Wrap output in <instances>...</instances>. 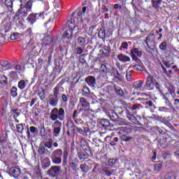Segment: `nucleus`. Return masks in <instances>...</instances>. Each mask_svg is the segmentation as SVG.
I'll list each match as a JSON object with an SVG mask.
<instances>
[{
	"instance_id": "nucleus-1",
	"label": "nucleus",
	"mask_w": 179,
	"mask_h": 179,
	"mask_svg": "<svg viewBox=\"0 0 179 179\" xmlns=\"http://www.w3.org/2000/svg\"><path fill=\"white\" fill-rule=\"evenodd\" d=\"M152 82H153V77H152L150 74H148V77L146 78L145 83L144 86H143V83H144L143 80L135 81L133 83V86L134 89H136V90H140L141 92H146V90H153V87H152Z\"/></svg>"
},
{
	"instance_id": "nucleus-2",
	"label": "nucleus",
	"mask_w": 179,
	"mask_h": 179,
	"mask_svg": "<svg viewBox=\"0 0 179 179\" xmlns=\"http://www.w3.org/2000/svg\"><path fill=\"white\" fill-rule=\"evenodd\" d=\"M49 117L55 122V121H64L65 120V110L64 108H54L51 110Z\"/></svg>"
},
{
	"instance_id": "nucleus-3",
	"label": "nucleus",
	"mask_w": 179,
	"mask_h": 179,
	"mask_svg": "<svg viewBox=\"0 0 179 179\" xmlns=\"http://www.w3.org/2000/svg\"><path fill=\"white\" fill-rule=\"evenodd\" d=\"M55 45L54 39L50 36H47L43 39L42 50H48L50 55L54 52Z\"/></svg>"
},
{
	"instance_id": "nucleus-4",
	"label": "nucleus",
	"mask_w": 179,
	"mask_h": 179,
	"mask_svg": "<svg viewBox=\"0 0 179 179\" xmlns=\"http://www.w3.org/2000/svg\"><path fill=\"white\" fill-rule=\"evenodd\" d=\"M63 155L62 150L57 149L55 150L50 156V159L53 164H61L62 163V157H61Z\"/></svg>"
},
{
	"instance_id": "nucleus-5",
	"label": "nucleus",
	"mask_w": 179,
	"mask_h": 179,
	"mask_svg": "<svg viewBox=\"0 0 179 179\" xmlns=\"http://www.w3.org/2000/svg\"><path fill=\"white\" fill-rule=\"evenodd\" d=\"M67 26L66 31L64 33V37L66 38H72V33L73 30H76V27L75 24H73V20H69L67 22Z\"/></svg>"
},
{
	"instance_id": "nucleus-6",
	"label": "nucleus",
	"mask_w": 179,
	"mask_h": 179,
	"mask_svg": "<svg viewBox=\"0 0 179 179\" xmlns=\"http://www.w3.org/2000/svg\"><path fill=\"white\" fill-rule=\"evenodd\" d=\"M61 174V166H52L48 171V175L52 178H55Z\"/></svg>"
},
{
	"instance_id": "nucleus-7",
	"label": "nucleus",
	"mask_w": 179,
	"mask_h": 179,
	"mask_svg": "<svg viewBox=\"0 0 179 179\" xmlns=\"http://www.w3.org/2000/svg\"><path fill=\"white\" fill-rule=\"evenodd\" d=\"M80 108L79 112L80 111H89L90 110V103L86 99V98L81 97L78 103Z\"/></svg>"
},
{
	"instance_id": "nucleus-8",
	"label": "nucleus",
	"mask_w": 179,
	"mask_h": 179,
	"mask_svg": "<svg viewBox=\"0 0 179 179\" xmlns=\"http://www.w3.org/2000/svg\"><path fill=\"white\" fill-rule=\"evenodd\" d=\"M62 127V122H61L59 120L54 122L52 124V128H53V136H55V138H58V136H59Z\"/></svg>"
},
{
	"instance_id": "nucleus-9",
	"label": "nucleus",
	"mask_w": 179,
	"mask_h": 179,
	"mask_svg": "<svg viewBox=\"0 0 179 179\" xmlns=\"http://www.w3.org/2000/svg\"><path fill=\"white\" fill-rule=\"evenodd\" d=\"M129 55L131 57L133 61L138 62L139 60L138 57H141L142 55V51L138 50V48H133L131 50Z\"/></svg>"
},
{
	"instance_id": "nucleus-10",
	"label": "nucleus",
	"mask_w": 179,
	"mask_h": 179,
	"mask_svg": "<svg viewBox=\"0 0 179 179\" xmlns=\"http://www.w3.org/2000/svg\"><path fill=\"white\" fill-rule=\"evenodd\" d=\"M99 171L103 176H106V177H111L114 171L107 166H104L103 168H101V169H99Z\"/></svg>"
},
{
	"instance_id": "nucleus-11",
	"label": "nucleus",
	"mask_w": 179,
	"mask_h": 179,
	"mask_svg": "<svg viewBox=\"0 0 179 179\" xmlns=\"http://www.w3.org/2000/svg\"><path fill=\"white\" fill-rule=\"evenodd\" d=\"M155 38H156L155 34H151L146 37L145 43L147 44V47H148V48H150V44H155Z\"/></svg>"
},
{
	"instance_id": "nucleus-12",
	"label": "nucleus",
	"mask_w": 179,
	"mask_h": 179,
	"mask_svg": "<svg viewBox=\"0 0 179 179\" xmlns=\"http://www.w3.org/2000/svg\"><path fill=\"white\" fill-rule=\"evenodd\" d=\"M29 12H30L27 8L24 7H21L17 13V15L19 16V17H26L29 15Z\"/></svg>"
},
{
	"instance_id": "nucleus-13",
	"label": "nucleus",
	"mask_w": 179,
	"mask_h": 179,
	"mask_svg": "<svg viewBox=\"0 0 179 179\" xmlns=\"http://www.w3.org/2000/svg\"><path fill=\"white\" fill-rule=\"evenodd\" d=\"M85 82L90 87H94L96 86V78L92 76L87 77Z\"/></svg>"
},
{
	"instance_id": "nucleus-14",
	"label": "nucleus",
	"mask_w": 179,
	"mask_h": 179,
	"mask_svg": "<svg viewBox=\"0 0 179 179\" xmlns=\"http://www.w3.org/2000/svg\"><path fill=\"white\" fill-rule=\"evenodd\" d=\"M27 23H29V24H34V23H36V22H37V16L36 15V13H31L28 15L27 18Z\"/></svg>"
},
{
	"instance_id": "nucleus-15",
	"label": "nucleus",
	"mask_w": 179,
	"mask_h": 179,
	"mask_svg": "<svg viewBox=\"0 0 179 179\" xmlns=\"http://www.w3.org/2000/svg\"><path fill=\"white\" fill-rule=\"evenodd\" d=\"M107 115L109 118H110L111 121H117L119 116L113 110H110Z\"/></svg>"
},
{
	"instance_id": "nucleus-16",
	"label": "nucleus",
	"mask_w": 179,
	"mask_h": 179,
	"mask_svg": "<svg viewBox=\"0 0 179 179\" xmlns=\"http://www.w3.org/2000/svg\"><path fill=\"white\" fill-rule=\"evenodd\" d=\"M49 104L52 106V107H57L58 106V101H59V99L57 98H55L52 95H50L49 96Z\"/></svg>"
},
{
	"instance_id": "nucleus-17",
	"label": "nucleus",
	"mask_w": 179,
	"mask_h": 179,
	"mask_svg": "<svg viewBox=\"0 0 179 179\" xmlns=\"http://www.w3.org/2000/svg\"><path fill=\"white\" fill-rule=\"evenodd\" d=\"M38 153L41 156H43V155H50L51 152H49L48 149L43 145L39 146Z\"/></svg>"
},
{
	"instance_id": "nucleus-18",
	"label": "nucleus",
	"mask_w": 179,
	"mask_h": 179,
	"mask_svg": "<svg viewBox=\"0 0 179 179\" xmlns=\"http://www.w3.org/2000/svg\"><path fill=\"white\" fill-rule=\"evenodd\" d=\"M10 174L13 177H19L20 176V169L16 166H13L10 169Z\"/></svg>"
},
{
	"instance_id": "nucleus-19",
	"label": "nucleus",
	"mask_w": 179,
	"mask_h": 179,
	"mask_svg": "<svg viewBox=\"0 0 179 179\" xmlns=\"http://www.w3.org/2000/svg\"><path fill=\"white\" fill-rule=\"evenodd\" d=\"M4 3L10 13H13V1L5 0Z\"/></svg>"
},
{
	"instance_id": "nucleus-20",
	"label": "nucleus",
	"mask_w": 179,
	"mask_h": 179,
	"mask_svg": "<svg viewBox=\"0 0 179 179\" xmlns=\"http://www.w3.org/2000/svg\"><path fill=\"white\" fill-rule=\"evenodd\" d=\"M29 80H21L18 82L17 87L20 90H24V89H26V86H27Z\"/></svg>"
},
{
	"instance_id": "nucleus-21",
	"label": "nucleus",
	"mask_w": 179,
	"mask_h": 179,
	"mask_svg": "<svg viewBox=\"0 0 179 179\" xmlns=\"http://www.w3.org/2000/svg\"><path fill=\"white\" fill-rule=\"evenodd\" d=\"M52 96H53V97H55L56 99H58L59 100V99H61V92L59 91V86H56L54 89H53V94H51Z\"/></svg>"
},
{
	"instance_id": "nucleus-22",
	"label": "nucleus",
	"mask_w": 179,
	"mask_h": 179,
	"mask_svg": "<svg viewBox=\"0 0 179 179\" xmlns=\"http://www.w3.org/2000/svg\"><path fill=\"white\" fill-rule=\"evenodd\" d=\"M152 6L155 9H162V3L163 0H152Z\"/></svg>"
},
{
	"instance_id": "nucleus-23",
	"label": "nucleus",
	"mask_w": 179,
	"mask_h": 179,
	"mask_svg": "<svg viewBox=\"0 0 179 179\" xmlns=\"http://www.w3.org/2000/svg\"><path fill=\"white\" fill-rule=\"evenodd\" d=\"M117 59L119 61H121L122 62H131V58L125 55H119L117 56Z\"/></svg>"
},
{
	"instance_id": "nucleus-24",
	"label": "nucleus",
	"mask_w": 179,
	"mask_h": 179,
	"mask_svg": "<svg viewBox=\"0 0 179 179\" xmlns=\"http://www.w3.org/2000/svg\"><path fill=\"white\" fill-rule=\"evenodd\" d=\"M51 166V161H50V158L45 157L42 160V167L43 169H47Z\"/></svg>"
},
{
	"instance_id": "nucleus-25",
	"label": "nucleus",
	"mask_w": 179,
	"mask_h": 179,
	"mask_svg": "<svg viewBox=\"0 0 179 179\" xmlns=\"http://www.w3.org/2000/svg\"><path fill=\"white\" fill-rule=\"evenodd\" d=\"M115 92L117 93L118 96L120 97H124V91L122 90V88L118 85H114Z\"/></svg>"
},
{
	"instance_id": "nucleus-26",
	"label": "nucleus",
	"mask_w": 179,
	"mask_h": 179,
	"mask_svg": "<svg viewBox=\"0 0 179 179\" xmlns=\"http://www.w3.org/2000/svg\"><path fill=\"white\" fill-rule=\"evenodd\" d=\"M82 96H83V97H89L90 96V89H89L87 86L83 87Z\"/></svg>"
},
{
	"instance_id": "nucleus-27",
	"label": "nucleus",
	"mask_w": 179,
	"mask_h": 179,
	"mask_svg": "<svg viewBox=\"0 0 179 179\" xmlns=\"http://www.w3.org/2000/svg\"><path fill=\"white\" fill-rule=\"evenodd\" d=\"M36 20H44L45 19V16H47V14H45V12H40L38 13H36Z\"/></svg>"
},
{
	"instance_id": "nucleus-28",
	"label": "nucleus",
	"mask_w": 179,
	"mask_h": 179,
	"mask_svg": "<svg viewBox=\"0 0 179 179\" xmlns=\"http://www.w3.org/2000/svg\"><path fill=\"white\" fill-rule=\"evenodd\" d=\"M98 36L99 37V38L104 40V38H106V29L100 28L98 33Z\"/></svg>"
},
{
	"instance_id": "nucleus-29",
	"label": "nucleus",
	"mask_w": 179,
	"mask_h": 179,
	"mask_svg": "<svg viewBox=\"0 0 179 179\" xmlns=\"http://www.w3.org/2000/svg\"><path fill=\"white\" fill-rule=\"evenodd\" d=\"M152 85H154L155 86L157 90H158V92H159V93H162V92H163L162 90V85H160V84H159V83H157V81H156V80H155V78L153 77H152Z\"/></svg>"
},
{
	"instance_id": "nucleus-30",
	"label": "nucleus",
	"mask_w": 179,
	"mask_h": 179,
	"mask_svg": "<svg viewBox=\"0 0 179 179\" xmlns=\"http://www.w3.org/2000/svg\"><path fill=\"white\" fill-rule=\"evenodd\" d=\"M159 49L162 51H169V45H167V42L163 41L159 45Z\"/></svg>"
},
{
	"instance_id": "nucleus-31",
	"label": "nucleus",
	"mask_w": 179,
	"mask_h": 179,
	"mask_svg": "<svg viewBox=\"0 0 179 179\" xmlns=\"http://www.w3.org/2000/svg\"><path fill=\"white\" fill-rule=\"evenodd\" d=\"M33 6V1L29 0L27 2L26 5L23 8H26L27 10L31 12V8Z\"/></svg>"
},
{
	"instance_id": "nucleus-32",
	"label": "nucleus",
	"mask_w": 179,
	"mask_h": 179,
	"mask_svg": "<svg viewBox=\"0 0 179 179\" xmlns=\"http://www.w3.org/2000/svg\"><path fill=\"white\" fill-rule=\"evenodd\" d=\"M101 125H102L103 128H107L110 127V121L107 119H102L101 120Z\"/></svg>"
},
{
	"instance_id": "nucleus-33",
	"label": "nucleus",
	"mask_w": 179,
	"mask_h": 179,
	"mask_svg": "<svg viewBox=\"0 0 179 179\" xmlns=\"http://www.w3.org/2000/svg\"><path fill=\"white\" fill-rule=\"evenodd\" d=\"M80 169L83 173H87L89 171V166L86 164H80Z\"/></svg>"
},
{
	"instance_id": "nucleus-34",
	"label": "nucleus",
	"mask_w": 179,
	"mask_h": 179,
	"mask_svg": "<svg viewBox=\"0 0 179 179\" xmlns=\"http://www.w3.org/2000/svg\"><path fill=\"white\" fill-rule=\"evenodd\" d=\"M10 96H12V97L17 96V87H12V88L10 90Z\"/></svg>"
},
{
	"instance_id": "nucleus-35",
	"label": "nucleus",
	"mask_w": 179,
	"mask_h": 179,
	"mask_svg": "<svg viewBox=\"0 0 179 179\" xmlns=\"http://www.w3.org/2000/svg\"><path fill=\"white\" fill-rule=\"evenodd\" d=\"M99 52L102 55H104V57H108V55H110V50H108V49L107 48H103L102 50H100Z\"/></svg>"
},
{
	"instance_id": "nucleus-36",
	"label": "nucleus",
	"mask_w": 179,
	"mask_h": 179,
	"mask_svg": "<svg viewBox=\"0 0 179 179\" xmlns=\"http://www.w3.org/2000/svg\"><path fill=\"white\" fill-rule=\"evenodd\" d=\"M164 179H176V174L173 173H168L164 176Z\"/></svg>"
},
{
	"instance_id": "nucleus-37",
	"label": "nucleus",
	"mask_w": 179,
	"mask_h": 179,
	"mask_svg": "<svg viewBox=\"0 0 179 179\" xmlns=\"http://www.w3.org/2000/svg\"><path fill=\"white\" fill-rule=\"evenodd\" d=\"M44 145L46 149H50L51 150H54V149L52 148V141L45 142L44 143Z\"/></svg>"
},
{
	"instance_id": "nucleus-38",
	"label": "nucleus",
	"mask_w": 179,
	"mask_h": 179,
	"mask_svg": "<svg viewBox=\"0 0 179 179\" xmlns=\"http://www.w3.org/2000/svg\"><path fill=\"white\" fill-rule=\"evenodd\" d=\"M71 167L72 169V170H73V171H76V173H77V171H79V169L78 167V164L75 162H71L70 164Z\"/></svg>"
},
{
	"instance_id": "nucleus-39",
	"label": "nucleus",
	"mask_w": 179,
	"mask_h": 179,
	"mask_svg": "<svg viewBox=\"0 0 179 179\" xmlns=\"http://www.w3.org/2000/svg\"><path fill=\"white\" fill-rule=\"evenodd\" d=\"M78 157L80 160H86V159H89V155L80 153L78 154Z\"/></svg>"
},
{
	"instance_id": "nucleus-40",
	"label": "nucleus",
	"mask_w": 179,
	"mask_h": 179,
	"mask_svg": "<svg viewBox=\"0 0 179 179\" xmlns=\"http://www.w3.org/2000/svg\"><path fill=\"white\" fill-rule=\"evenodd\" d=\"M0 65H1V68H3V69H5V68H6V66H8L9 65V62H8L6 60H1L0 62Z\"/></svg>"
},
{
	"instance_id": "nucleus-41",
	"label": "nucleus",
	"mask_w": 179,
	"mask_h": 179,
	"mask_svg": "<svg viewBox=\"0 0 179 179\" xmlns=\"http://www.w3.org/2000/svg\"><path fill=\"white\" fill-rule=\"evenodd\" d=\"M121 141H123L124 142H129L131 139H132V137H128L125 135H122L120 136Z\"/></svg>"
},
{
	"instance_id": "nucleus-42",
	"label": "nucleus",
	"mask_w": 179,
	"mask_h": 179,
	"mask_svg": "<svg viewBox=\"0 0 179 179\" xmlns=\"http://www.w3.org/2000/svg\"><path fill=\"white\" fill-rule=\"evenodd\" d=\"M78 44L80 45H85V43H86V41L85 40V38H83V37H78Z\"/></svg>"
},
{
	"instance_id": "nucleus-43",
	"label": "nucleus",
	"mask_w": 179,
	"mask_h": 179,
	"mask_svg": "<svg viewBox=\"0 0 179 179\" xmlns=\"http://www.w3.org/2000/svg\"><path fill=\"white\" fill-rule=\"evenodd\" d=\"M100 71L102 73H107V66L106 65H104V64H101Z\"/></svg>"
},
{
	"instance_id": "nucleus-44",
	"label": "nucleus",
	"mask_w": 179,
	"mask_h": 179,
	"mask_svg": "<svg viewBox=\"0 0 179 179\" xmlns=\"http://www.w3.org/2000/svg\"><path fill=\"white\" fill-rule=\"evenodd\" d=\"M86 10H87V7H83V10L82 11H79L78 13V16L80 17V16H83V15H85L86 13Z\"/></svg>"
},
{
	"instance_id": "nucleus-45",
	"label": "nucleus",
	"mask_w": 179,
	"mask_h": 179,
	"mask_svg": "<svg viewBox=\"0 0 179 179\" xmlns=\"http://www.w3.org/2000/svg\"><path fill=\"white\" fill-rule=\"evenodd\" d=\"M133 69L134 71H138V72H140L141 71L143 70V67H142V66H141V65L136 64V65L133 66Z\"/></svg>"
},
{
	"instance_id": "nucleus-46",
	"label": "nucleus",
	"mask_w": 179,
	"mask_h": 179,
	"mask_svg": "<svg viewBox=\"0 0 179 179\" xmlns=\"http://www.w3.org/2000/svg\"><path fill=\"white\" fill-rule=\"evenodd\" d=\"M78 114H79V113H78V110H75L73 111L72 118H73V120H74L76 124H78V120H76V118H77Z\"/></svg>"
},
{
	"instance_id": "nucleus-47",
	"label": "nucleus",
	"mask_w": 179,
	"mask_h": 179,
	"mask_svg": "<svg viewBox=\"0 0 179 179\" xmlns=\"http://www.w3.org/2000/svg\"><path fill=\"white\" fill-rule=\"evenodd\" d=\"M10 40H13V41L17 40V38H19V34L13 33V34L10 35Z\"/></svg>"
},
{
	"instance_id": "nucleus-48",
	"label": "nucleus",
	"mask_w": 179,
	"mask_h": 179,
	"mask_svg": "<svg viewBox=\"0 0 179 179\" xmlns=\"http://www.w3.org/2000/svg\"><path fill=\"white\" fill-rule=\"evenodd\" d=\"M62 100L63 103H68V100H69V96H66V94H63L62 95Z\"/></svg>"
},
{
	"instance_id": "nucleus-49",
	"label": "nucleus",
	"mask_w": 179,
	"mask_h": 179,
	"mask_svg": "<svg viewBox=\"0 0 179 179\" xmlns=\"http://www.w3.org/2000/svg\"><path fill=\"white\" fill-rule=\"evenodd\" d=\"M117 125H120V127H122V125H127V122L124 120H120L116 121Z\"/></svg>"
},
{
	"instance_id": "nucleus-50",
	"label": "nucleus",
	"mask_w": 179,
	"mask_h": 179,
	"mask_svg": "<svg viewBox=\"0 0 179 179\" xmlns=\"http://www.w3.org/2000/svg\"><path fill=\"white\" fill-rule=\"evenodd\" d=\"M82 52H83V49L80 47H77L75 49V54H77L78 55H80V54H82Z\"/></svg>"
},
{
	"instance_id": "nucleus-51",
	"label": "nucleus",
	"mask_w": 179,
	"mask_h": 179,
	"mask_svg": "<svg viewBox=\"0 0 179 179\" xmlns=\"http://www.w3.org/2000/svg\"><path fill=\"white\" fill-rule=\"evenodd\" d=\"M85 57H86V55L83 54L81 55L79 57L80 62L81 64H86V59H85Z\"/></svg>"
},
{
	"instance_id": "nucleus-52",
	"label": "nucleus",
	"mask_w": 179,
	"mask_h": 179,
	"mask_svg": "<svg viewBox=\"0 0 179 179\" xmlns=\"http://www.w3.org/2000/svg\"><path fill=\"white\" fill-rule=\"evenodd\" d=\"M145 106H148V107H152V108H156V106L153 104L152 101H146Z\"/></svg>"
},
{
	"instance_id": "nucleus-53",
	"label": "nucleus",
	"mask_w": 179,
	"mask_h": 179,
	"mask_svg": "<svg viewBox=\"0 0 179 179\" xmlns=\"http://www.w3.org/2000/svg\"><path fill=\"white\" fill-rule=\"evenodd\" d=\"M138 104H134L133 105V106L131 107V110L133 111V114H136L137 111L136 110L138 108H139V107L138 106Z\"/></svg>"
},
{
	"instance_id": "nucleus-54",
	"label": "nucleus",
	"mask_w": 179,
	"mask_h": 179,
	"mask_svg": "<svg viewBox=\"0 0 179 179\" xmlns=\"http://www.w3.org/2000/svg\"><path fill=\"white\" fill-rule=\"evenodd\" d=\"M24 129L23 124H19L17 125V132L21 133Z\"/></svg>"
},
{
	"instance_id": "nucleus-55",
	"label": "nucleus",
	"mask_w": 179,
	"mask_h": 179,
	"mask_svg": "<svg viewBox=\"0 0 179 179\" xmlns=\"http://www.w3.org/2000/svg\"><path fill=\"white\" fill-rule=\"evenodd\" d=\"M38 68L41 69V68H43V59H38V63L36 64Z\"/></svg>"
},
{
	"instance_id": "nucleus-56",
	"label": "nucleus",
	"mask_w": 179,
	"mask_h": 179,
	"mask_svg": "<svg viewBox=\"0 0 179 179\" xmlns=\"http://www.w3.org/2000/svg\"><path fill=\"white\" fill-rule=\"evenodd\" d=\"M161 169H162V164H155V171L159 172V171H160Z\"/></svg>"
},
{
	"instance_id": "nucleus-57",
	"label": "nucleus",
	"mask_w": 179,
	"mask_h": 179,
	"mask_svg": "<svg viewBox=\"0 0 179 179\" xmlns=\"http://www.w3.org/2000/svg\"><path fill=\"white\" fill-rule=\"evenodd\" d=\"M29 130H30V132H31V134H36V132H38V129L37 128H36L34 126H31L29 127Z\"/></svg>"
},
{
	"instance_id": "nucleus-58",
	"label": "nucleus",
	"mask_w": 179,
	"mask_h": 179,
	"mask_svg": "<svg viewBox=\"0 0 179 179\" xmlns=\"http://www.w3.org/2000/svg\"><path fill=\"white\" fill-rule=\"evenodd\" d=\"M76 130L78 132V134H80V135H83V136H85V131L83 129L80 127H77Z\"/></svg>"
},
{
	"instance_id": "nucleus-59",
	"label": "nucleus",
	"mask_w": 179,
	"mask_h": 179,
	"mask_svg": "<svg viewBox=\"0 0 179 179\" xmlns=\"http://www.w3.org/2000/svg\"><path fill=\"white\" fill-rule=\"evenodd\" d=\"M1 79L4 85H8V78H6V76H3Z\"/></svg>"
},
{
	"instance_id": "nucleus-60",
	"label": "nucleus",
	"mask_w": 179,
	"mask_h": 179,
	"mask_svg": "<svg viewBox=\"0 0 179 179\" xmlns=\"http://www.w3.org/2000/svg\"><path fill=\"white\" fill-rule=\"evenodd\" d=\"M121 48H124V50H128V43H127L125 41L122 43Z\"/></svg>"
},
{
	"instance_id": "nucleus-61",
	"label": "nucleus",
	"mask_w": 179,
	"mask_h": 179,
	"mask_svg": "<svg viewBox=\"0 0 179 179\" xmlns=\"http://www.w3.org/2000/svg\"><path fill=\"white\" fill-rule=\"evenodd\" d=\"M84 129V135L85 136H87L88 132H90V129H89V127H83Z\"/></svg>"
},
{
	"instance_id": "nucleus-62",
	"label": "nucleus",
	"mask_w": 179,
	"mask_h": 179,
	"mask_svg": "<svg viewBox=\"0 0 179 179\" xmlns=\"http://www.w3.org/2000/svg\"><path fill=\"white\" fill-rule=\"evenodd\" d=\"M3 117V120L6 118V115H5V110L3 109H1V110H0V117Z\"/></svg>"
},
{
	"instance_id": "nucleus-63",
	"label": "nucleus",
	"mask_w": 179,
	"mask_h": 179,
	"mask_svg": "<svg viewBox=\"0 0 179 179\" xmlns=\"http://www.w3.org/2000/svg\"><path fill=\"white\" fill-rule=\"evenodd\" d=\"M163 64L165 65L166 68H170L171 64L169 62L163 61Z\"/></svg>"
},
{
	"instance_id": "nucleus-64",
	"label": "nucleus",
	"mask_w": 179,
	"mask_h": 179,
	"mask_svg": "<svg viewBox=\"0 0 179 179\" xmlns=\"http://www.w3.org/2000/svg\"><path fill=\"white\" fill-rule=\"evenodd\" d=\"M131 73H127V74H126V78H127V80L129 82V81H131Z\"/></svg>"
}]
</instances>
